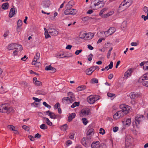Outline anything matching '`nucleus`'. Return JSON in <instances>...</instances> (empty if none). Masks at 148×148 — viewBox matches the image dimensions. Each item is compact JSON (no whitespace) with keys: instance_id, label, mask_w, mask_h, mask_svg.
I'll list each match as a JSON object with an SVG mask.
<instances>
[{"instance_id":"57","label":"nucleus","mask_w":148,"mask_h":148,"mask_svg":"<svg viewBox=\"0 0 148 148\" xmlns=\"http://www.w3.org/2000/svg\"><path fill=\"white\" fill-rule=\"evenodd\" d=\"M92 72L89 69L87 70L86 71V74L88 75H90L92 73Z\"/></svg>"},{"instance_id":"14","label":"nucleus","mask_w":148,"mask_h":148,"mask_svg":"<svg viewBox=\"0 0 148 148\" xmlns=\"http://www.w3.org/2000/svg\"><path fill=\"white\" fill-rule=\"evenodd\" d=\"M132 72V68H130L125 72L124 76L125 78H127L129 76H131V73Z\"/></svg>"},{"instance_id":"63","label":"nucleus","mask_w":148,"mask_h":148,"mask_svg":"<svg viewBox=\"0 0 148 148\" xmlns=\"http://www.w3.org/2000/svg\"><path fill=\"white\" fill-rule=\"evenodd\" d=\"M93 56V55L91 53L88 56V60L89 61H91L92 60Z\"/></svg>"},{"instance_id":"47","label":"nucleus","mask_w":148,"mask_h":148,"mask_svg":"<svg viewBox=\"0 0 148 148\" xmlns=\"http://www.w3.org/2000/svg\"><path fill=\"white\" fill-rule=\"evenodd\" d=\"M79 37L80 38L86 39V33H84L82 34H80Z\"/></svg>"},{"instance_id":"62","label":"nucleus","mask_w":148,"mask_h":148,"mask_svg":"<svg viewBox=\"0 0 148 148\" xmlns=\"http://www.w3.org/2000/svg\"><path fill=\"white\" fill-rule=\"evenodd\" d=\"M141 17L142 18H143L144 20L145 21L146 20L148 19V16H147H147H145L144 15H142L141 16Z\"/></svg>"},{"instance_id":"18","label":"nucleus","mask_w":148,"mask_h":148,"mask_svg":"<svg viewBox=\"0 0 148 148\" xmlns=\"http://www.w3.org/2000/svg\"><path fill=\"white\" fill-rule=\"evenodd\" d=\"M139 95L138 93L132 92L130 94V97L131 99H135L138 98L139 97Z\"/></svg>"},{"instance_id":"4","label":"nucleus","mask_w":148,"mask_h":148,"mask_svg":"<svg viewBox=\"0 0 148 148\" xmlns=\"http://www.w3.org/2000/svg\"><path fill=\"white\" fill-rule=\"evenodd\" d=\"M133 140V138L130 135H126L125 142V148H131V143Z\"/></svg>"},{"instance_id":"38","label":"nucleus","mask_w":148,"mask_h":148,"mask_svg":"<svg viewBox=\"0 0 148 148\" xmlns=\"http://www.w3.org/2000/svg\"><path fill=\"white\" fill-rule=\"evenodd\" d=\"M40 128L42 130H45L47 128V126L45 124H42L40 126Z\"/></svg>"},{"instance_id":"44","label":"nucleus","mask_w":148,"mask_h":148,"mask_svg":"<svg viewBox=\"0 0 148 148\" xmlns=\"http://www.w3.org/2000/svg\"><path fill=\"white\" fill-rule=\"evenodd\" d=\"M113 11H110L106 14H105L104 15V17H107L110 15H112L114 13Z\"/></svg>"},{"instance_id":"58","label":"nucleus","mask_w":148,"mask_h":148,"mask_svg":"<svg viewBox=\"0 0 148 148\" xmlns=\"http://www.w3.org/2000/svg\"><path fill=\"white\" fill-rule=\"evenodd\" d=\"M33 99L35 101L38 102H40L41 100V99H39L35 97H33Z\"/></svg>"},{"instance_id":"26","label":"nucleus","mask_w":148,"mask_h":148,"mask_svg":"<svg viewBox=\"0 0 148 148\" xmlns=\"http://www.w3.org/2000/svg\"><path fill=\"white\" fill-rule=\"evenodd\" d=\"M141 79L142 80H146L148 79V75L147 73L143 75L139 79V81H140V80Z\"/></svg>"},{"instance_id":"8","label":"nucleus","mask_w":148,"mask_h":148,"mask_svg":"<svg viewBox=\"0 0 148 148\" xmlns=\"http://www.w3.org/2000/svg\"><path fill=\"white\" fill-rule=\"evenodd\" d=\"M124 114H125L121 110L118 111L113 115V118L115 119H118L124 116Z\"/></svg>"},{"instance_id":"41","label":"nucleus","mask_w":148,"mask_h":148,"mask_svg":"<svg viewBox=\"0 0 148 148\" xmlns=\"http://www.w3.org/2000/svg\"><path fill=\"white\" fill-rule=\"evenodd\" d=\"M7 128L12 131L14 130L15 129L14 127L12 125H8L7 126Z\"/></svg>"},{"instance_id":"48","label":"nucleus","mask_w":148,"mask_h":148,"mask_svg":"<svg viewBox=\"0 0 148 148\" xmlns=\"http://www.w3.org/2000/svg\"><path fill=\"white\" fill-rule=\"evenodd\" d=\"M113 62L112 61H111L110 62V64L108 66L109 68L107 69V71L109 69H111L112 68L113 66Z\"/></svg>"},{"instance_id":"23","label":"nucleus","mask_w":148,"mask_h":148,"mask_svg":"<svg viewBox=\"0 0 148 148\" xmlns=\"http://www.w3.org/2000/svg\"><path fill=\"white\" fill-rule=\"evenodd\" d=\"M15 10L14 8H12L10 10L9 16L10 17H12L15 14Z\"/></svg>"},{"instance_id":"61","label":"nucleus","mask_w":148,"mask_h":148,"mask_svg":"<svg viewBox=\"0 0 148 148\" xmlns=\"http://www.w3.org/2000/svg\"><path fill=\"white\" fill-rule=\"evenodd\" d=\"M82 51V49L77 50L75 52V54L76 55H78Z\"/></svg>"},{"instance_id":"59","label":"nucleus","mask_w":148,"mask_h":148,"mask_svg":"<svg viewBox=\"0 0 148 148\" xmlns=\"http://www.w3.org/2000/svg\"><path fill=\"white\" fill-rule=\"evenodd\" d=\"M37 59H36V58H34L32 63V64L36 65V64H37V63H36L35 62L37 61Z\"/></svg>"},{"instance_id":"29","label":"nucleus","mask_w":148,"mask_h":148,"mask_svg":"<svg viewBox=\"0 0 148 148\" xmlns=\"http://www.w3.org/2000/svg\"><path fill=\"white\" fill-rule=\"evenodd\" d=\"M9 6V4L8 3H3L2 5V9L4 10L7 9Z\"/></svg>"},{"instance_id":"31","label":"nucleus","mask_w":148,"mask_h":148,"mask_svg":"<svg viewBox=\"0 0 148 148\" xmlns=\"http://www.w3.org/2000/svg\"><path fill=\"white\" fill-rule=\"evenodd\" d=\"M86 86L84 85H82L79 86L77 88V90L78 91H82L86 89Z\"/></svg>"},{"instance_id":"49","label":"nucleus","mask_w":148,"mask_h":148,"mask_svg":"<svg viewBox=\"0 0 148 148\" xmlns=\"http://www.w3.org/2000/svg\"><path fill=\"white\" fill-rule=\"evenodd\" d=\"M99 133L102 135L104 134L105 133V131L104 129L102 128H101L99 130Z\"/></svg>"},{"instance_id":"35","label":"nucleus","mask_w":148,"mask_h":148,"mask_svg":"<svg viewBox=\"0 0 148 148\" xmlns=\"http://www.w3.org/2000/svg\"><path fill=\"white\" fill-rule=\"evenodd\" d=\"M109 29H110V34L112 35L116 31V29L114 27H112L109 28Z\"/></svg>"},{"instance_id":"16","label":"nucleus","mask_w":148,"mask_h":148,"mask_svg":"<svg viewBox=\"0 0 148 148\" xmlns=\"http://www.w3.org/2000/svg\"><path fill=\"white\" fill-rule=\"evenodd\" d=\"M45 69V70L47 71L51 70L52 71V72L53 73H54L56 71V69L55 68L51 66V65L49 66H47L46 67Z\"/></svg>"},{"instance_id":"9","label":"nucleus","mask_w":148,"mask_h":148,"mask_svg":"<svg viewBox=\"0 0 148 148\" xmlns=\"http://www.w3.org/2000/svg\"><path fill=\"white\" fill-rule=\"evenodd\" d=\"M51 4L50 1L49 0H46L42 2L41 5L43 8H48Z\"/></svg>"},{"instance_id":"45","label":"nucleus","mask_w":148,"mask_h":148,"mask_svg":"<svg viewBox=\"0 0 148 148\" xmlns=\"http://www.w3.org/2000/svg\"><path fill=\"white\" fill-rule=\"evenodd\" d=\"M98 80L96 78H93L91 80V82L92 83H98Z\"/></svg>"},{"instance_id":"6","label":"nucleus","mask_w":148,"mask_h":148,"mask_svg":"<svg viewBox=\"0 0 148 148\" xmlns=\"http://www.w3.org/2000/svg\"><path fill=\"white\" fill-rule=\"evenodd\" d=\"M99 99L97 98L96 96L91 95L89 96L87 98V101L90 104H92L98 100Z\"/></svg>"},{"instance_id":"2","label":"nucleus","mask_w":148,"mask_h":148,"mask_svg":"<svg viewBox=\"0 0 148 148\" xmlns=\"http://www.w3.org/2000/svg\"><path fill=\"white\" fill-rule=\"evenodd\" d=\"M13 109L12 108L8 106L6 104H0V112L9 113L12 112Z\"/></svg>"},{"instance_id":"11","label":"nucleus","mask_w":148,"mask_h":148,"mask_svg":"<svg viewBox=\"0 0 148 148\" xmlns=\"http://www.w3.org/2000/svg\"><path fill=\"white\" fill-rule=\"evenodd\" d=\"M110 30L109 29L106 32H100L98 33L97 34L99 37H101L102 36V34L103 33L105 35L106 37L108 36L111 35V34H110Z\"/></svg>"},{"instance_id":"34","label":"nucleus","mask_w":148,"mask_h":148,"mask_svg":"<svg viewBox=\"0 0 148 148\" xmlns=\"http://www.w3.org/2000/svg\"><path fill=\"white\" fill-rule=\"evenodd\" d=\"M44 29L45 30V38H47L49 37H51V36L49 34L48 32L47 31V30L45 28H44Z\"/></svg>"},{"instance_id":"37","label":"nucleus","mask_w":148,"mask_h":148,"mask_svg":"<svg viewBox=\"0 0 148 148\" xmlns=\"http://www.w3.org/2000/svg\"><path fill=\"white\" fill-rule=\"evenodd\" d=\"M131 120L130 119H127L125 122V125H127L129 126L131 123Z\"/></svg>"},{"instance_id":"60","label":"nucleus","mask_w":148,"mask_h":148,"mask_svg":"<svg viewBox=\"0 0 148 148\" xmlns=\"http://www.w3.org/2000/svg\"><path fill=\"white\" fill-rule=\"evenodd\" d=\"M40 56V54L39 53H37L36 55L35 56L34 58L36 59H38L39 58Z\"/></svg>"},{"instance_id":"17","label":"nucleus","mask_w":148,"mask_h":148,"mask_svg":"<svg viewBox=\"0 0 148 148\" xmlns=\"http://www.w3.org/2000/svg\"><path fill=\"white\" fill-rule=\"evenodd\" d=\"M49 116L52 119H56L58 118L60 116L58 115H56L54 113L51 112L50 113Z\"/></svg>"},{"instance_id":"55","label":"nucleus","mask_w":148,"mask_h":148,"mask_svg":"<svg viewBox=\"0 0 148 148\" xmlns=\"http://www.w3.org/2000/svg\"><path fill=\"white\" fill-rule=\"evenodd\" d=\"M143 10L147 14L148 13V8L146 6H145L143 9Z\"/></svg>"},{"instance_id":"24","label":"nucleus","mask_w":148,"mask_h":148,"mask_svg":"<svg viewBox=\"0 0 148 148\" xmlns=\"http://www.w3.org/2000/svg\"><path fill=\"white\" fill-rule=\"evenodd\" d=\"M16 43H12L9 45L8 46V49L9 50H13L15 49H17L15 47Z\"/></svg>"},{"instance_id":"15","label":"nucleus","mask_w":148,"mask_h":148,"mask_svg":"<svg viewBox=\"0 0 148 148\" xmlns=\"http://www.w3.org/2000/svg\"><path fill=\"white\" fill-rule=\"evenodd\" d=\"M47 93V91L43 89L38 90L36 92V93L37 94L43 95H46Z\"/></svg>"},{"instance_id":"64","label":"nucleus","mask_w":148,"mask_h":148,"mask_svg":"<svg viewBox=\"0 0 148 148\" xmlns=\"http://www.w3.org/2000/svg\"><path fill=\"white\" fill-rule=\"evenodd\" d=\"M119 128L117 127H115L113 129V131L114 132H116L118 130Z\"/></svg>"},{"instance_id":"10","label":"nucleus","mask_w":148,"mask_h":148,"mask_svg":"<svg viewBox=\"0 0 148 148\" xmlns=\"http://www.w3.org/2000/svg\"><path fill=\"white\" fill-rule=\"evenodd\" d=\"M90 112V110L88 109L82 110L81 111L80 116L83 117L84 116L88 115L89 114Z\"/></svg>"},{"instance_id":"1","label":"nucleus","mask_w":148,"mask_h":148,"mask_svg":"<svg viewBox=\"0 0 148 148\" xmlns=\"http://www.w3.org/2000/svg\"><path fill=\"white\" fill-rule=\"evenodd\" d=\"M133 0H124L120 5L119 10L123 11L127 9L132 3Z\"/></svg>"},{"instance_id":"28","label":"nucleus","mask_w":148,"mask_h":148,"mask_svg":"<svg viewBox=\"0 0 148 148\" xmlns=\"http://www.w3.org/2000/svg\"><path fill=\"white\" fill-rule=\"evenodd\" d=\"M22 24V21L21 20H19L18 21L17 23V30L18 32H19L18 31V29L20 28V27L21 26Z\"/></svg>"},{"instance_id":"27","label":"nucleus","mask_w":148,"mask_h":148,"mask_svg":"<svg viewBox=\"0 0 148 148\" xmlns=\"http://www.w3.org/2000/svg\"><path fill=\"white\" fill-rule=\"evenodd\" d=\"M75 116V114L74 113L71 114L68 117V121H71Z\"/></svg>"},{"instance_id":"42","label":"nucleus","mask_w":148,"mask_h":148,"mask_svg":"<svg viewBox=\"0 0 148 148\" xmlns=\"http://www.w3.org/2000/svg\"><path fill=\"white\" fill-rule=\"evenodd\" d=\"M64 53H63L62 54L58 53L57 55V57L58 58L59 57H60L61 58H63L68 57V56H64Z\"/></svg>"},{"instance_id":"22","label":"nucleus","mask_w":148,"mask_h":148,"mask_svg":"<svg viewBox=\"0 0 148 148\" xmlns=\"http://www.w3.org/2000/svg\"><path fill=\"white\" fill-rule=\"evenodd\" d=\"M87 139H85V138H83L81 141L82 144L86 147H88V143L87 142Z\"/></svg>"},{"instance_id":"33","label":"nucleus","mask_w":148,"mask_h":148,"mask_svg":"<svg viewBox=\"0 0 148 148\" xmlns=\"http://www.w3.org/2000/svg\"><path fill=\"white\" fill-rule=\"evenodd\" d=\"M68 128V125L67 124H65L61 127V129L63 131H66Z\"/></svg>"},{"instance_id":"25","label":"nucleus","mask_w":148,"mask_h":148,"mask_svg":"<svg viewBox=\"0 0 148 148\" xmlns=\"http://www.w3.org/2000/svg\"><path fill=\"white\" fill-rule=\"evenodd\" d=\"M43 119L45 121V122L47 125L50 126H51L52 125V123L50 121L48 118L45 117H44L43 118Z\"/></svg>"},{"instance_id":"3","label":"nucleus","mask_w":148,"mask_h":148,"mask_svg":"<svg viewBox=\"0 0 148 148\" xmlns=\"http://www.w3.org/2000/svg\"><path fill=\"white\" fill-rule=\"evenodd\" d=\"M145 119V117L143 115L140 114H137L135 118V122L136 126L142 123Z\"/></svg>"},{"instance_id":"36","label":"nucleus","mask_w":148,"mask_h":148,"mask_svg":"<svg viewBox=\"0 0 148 148\" xmlns=\"http://www.w3.org/2000/svg\"><path fill=\"white\" fill-rule=\"evenodd\" d=\"M73 1H70L66 4V8H71L73 6L72 2Z\"/></svg>"},{"instance_id":"30","label":"nucleus","mask_w":148,"mask_h":148,"mask_svg":"<svg viewBox=\"0 0 148 148\" xmlns=\"http://www.w3.org/2000/svg\"><path fill=\"white\" fill-rule=\"evenodd\" d=\"M93 132H94V130L93 129L91 128V129H89L87 133V136L91 135L92 136L94 134Z\"/></svg>"},{"instance_id":"19","label":"nucleus","mask_w":148,"mask_h":148,"mask_svg":"<svg viewBox=\"0 0 148 148\" xmlns=\"http://www.w3.org/2000/svg\"><path fill=\"white\" fill-rule=\"evenodd\" d=\"M62 101L63 103L67 104L69 103H71V102L70 101V99H69L67 97H64L62 100Z\"/></svg>"},{"instance_id":"46","label":"nucleus","mask_w":148,"mask_h":148,"mask_svg":"<svg viewBox=\"0 0 148 148\" xmlns=\"http://www.w3.org/2000/svg\"><path fill=\"white\" fill-rule=\"evenodd\" d=\"M98 148H107V146L106 144L102 143L99 145Z\"/></svg>"},{"instance_id":"50","label":"nucleus","mask_w":148,"mask_h":148,"mask_svg":"<svg viewBox=\"0 0 148 148\" xmlns=\"http://www.w3.org/2000/svg\"><path fill=\"white\" fill-rule=\"evenodd\" d=\"M60 107V105L58 102L54 105V108L55 109H56Z\"/></svg>"},{"instance_id":"51","label":"nucleus","mask_w":148,"mask_h":148,"mask_svg":"<svg viewBox=\"0 0 148 148\" xmlns=\"http://www.w3.org/2000/svg\"><path fill=\"white\" fill-rule=\"evenodd\" d=\"M35 84L37 86H40L42 85V83L40 81H36V82L35 83Z\"/></svg>"},{"instance_id":"21","label":"nucleus","mask_w":148,"mask_h":148,"mask_svg":"<svg viewBox=\"0 0 148 148\" xmlns=\"http://www.w3.org/2000/svg\"><path fill=\"white\" fill-rule=\"evenodd\" d=\"M99 145V142L98 141L93 142L91 144V146L92 148H97Z\"/></svg>"},{"instance_id":"5","label":"nucleus","mask_w":148,"mask_h":148,"mask_svg":"<svg viewBox=\"0 0 148 148\" xmlns=\"http://www.w3.org/2000/svg\"><path fill=\"white\" fill-rule=\"evenodd\" d=\"M120 108L122 110L121 111L126 115L127 114L130 110V106L125 104H121L120 106Z\"/></svg>"},{"instance_id":"40","label":"nucleus","mask_w":148,"mask_h":148,"mask_svg":"<svg viewBox=\"0 0 148 148\" xmlns=\"http://www.w3.org/2000/svg\"><path fill=\"white\" fill-rule=\"evenodd\" d=\"M107 95L108 97H110L111 98L113 97V98H114L115 97V94L113 93L108 92L107 94Z\"/></svg>"},{"instance_id":"39","label":"nucleus","mask_w":148,"mask_h":148,"mask_svg":"<svg viewBox=\"0 0 148 148\" xmlns=\"http://www.w3.org/2000/svg\"><path fill=\"white\" fill-rule=\"evenodd\" d=\"M79 102H75L71 106L72 108H74L76 106H79Z\"/></svg>"},{"instance_id":"13","label":"nucleus","mask_w":148,"mask_h":148,"mask_svg":"<svg viewBox=\"0 0 148 148\" xmlns=\"http://www.w3.org/2000/svg\"><path fill=\"white\" fill-rule=\"evenodd\" d=\"M49 33L52 36H56L58 34V32L54 29H50L49 30Z\"/></svg>"},{"instance_id":"53","label":"nucleus","mask_w":148,"mask_h":148,"mask_svg":"<svg viewBox=\"0 0 148 148\" xmlns=\"http://www.w3.org/2000/svg\"><path fill=\"white\" fill-rule=\"evenodd\" d=\"M142 84L143 86L148 87V81L143 82Z\"/></svg>"},{"instance_id":"54","label":"nucleus","mask_w":148,"mask_h":148,"mask_svg":"<svg viewBox=\"0 0 148 148\" xmlns=\"http://www.w3.org/2000/svg\"><path fill=\"white\" fill-rule=\"evenodd\" d=\"M106 10V8H104L101 10L99 13V15L101 16L102 15L103 12Z\"/></svg>"},{"instance_id":"56","label":"nucleus","mask_w":148,"mask_h":148,"mask_svg":"<svg viewBox=\"0 0 148 148\" xmlns=\"http://www.w3.org/2000/svg\"><path fill=\"white\" fill-rule=\"evenodd\" d=\"M22 128L26 131H28L29 130V127H28L26 125H23L22 126Z\"/></svg>"},{"instance_id":"32","label":"nucleus","mask_w":148,"mask_h":148,"mask_svg":"<svg viewBox=\"0 0 148 148\" xmlns=\"http://www.w3.org/2000/svg\"><path fill=\"white\" fill-rule=\"evenodd\" d=\"M15 46V47L18 49H17L18 51H21L23 50V48L21 45H18L16 43V45Z\"/></svg>"},{"instance_id":"52","label":"nucleus","mask_w":148,"mask_h":148,"mask_svg":"<svg viewBox=\"0 0 148 148\" xmlns=\"http://www.w3.org/2000/svg\"><path fill=\"white\" fill-rule=\"evenodd\" d=\"M43 104L46 107L48 108H50L51 107V106H50L49 105L47 104V103L45 102H44L43 103Z\"/></svg>"},{"instance_id":"43","label":"nucleus","mask_w":148,"mask_h":148,"mask_svg":"<svg viewBox=\"0 0 148 148\" xmlns=\"http://www.w3.org/2000/svg\"><path fill=\"white\" fill-rule=\"evenodd\" d=\"M82 121L84 125H86L88 122V121H87L86 119L85 118H82Z\"/></svg>"},{"instance_id":"12","label":"nucleus","mask_w":148,"mask_h":148,"mask_svg":"<svg viewBox=\"0 0 148 148\" xmlns=\"http://www.w3.org/2000/svg\"><path fill=\"white\" fill-rule=\"evenodd\" d=\"M67 97L69 99H70V101L72 103L75 100V98L74 95L72 92H69L68 93Z\"/></svg>"},{"instance_id":"7","label":"nucleus","mask_w":148,"mask_h":148,"mask_svg":"<svg viewBox=\"0 0 148 148\" xmlns=\"http://www.w3.org/2000/svg\"><path fill=\"white\" fill-rule=\"evenodd\" d=\"M77 12L76 10L71 8H66L64 11V14L66 15L75 14Z\"/></svg>"},{"instance_id":"20","label":"nucleus","mask_w":148,"mask_h":148,"mask_svg":"<svg viewBox=\"0 0 148 148\" xmlns=\"http://www.w3.org/2000/svg\"><path fill=\"white\" fill-rule=\"evenodd\" d=\"M94 36V34L92 33H86V39L89 40L92 39Z\"/></svg>"}]
</instances>
